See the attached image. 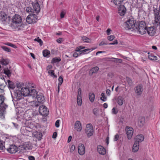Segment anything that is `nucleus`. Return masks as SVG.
Masks as SVG:
<instances>
[{
	"instance_id": "nucleus-1",
	"label": "nucleus",
	"mask_w": 160,
	"mask_h": 160,
	"mask_svg": "<svg viewBox=\"0 0 160 160\" xmlns=\"http://www.w3.org/2000/svg\"><path fill=\"white\" fill-rule=\"evenodd\" d=\"M21 17L18 14H15L12 19L11 27L15 30H22L23 28Z\"/></svg>"
},
{
	"instance_id": "nucleus-2",
	"label": "nucleus",
	"mask_w": 160,
	"mask_h": 160,
	"mask_svg": "<svg viewBox=\"0 0 160 160\" xmlns=\"http://www.w3.org/2000/svg\"><path fill=\"white\" fill-rule=\"evenodd\" d=\"M124 28L126 30H130L134 31L137 29L136 21L132 17H130L127 18V20L124 23Z\"/></svg>"
},
{
	"instance_id": "nucleus-3",
	"label": "nucleus",
	"mask_w": 160,
	"mask_h": 160,
	"mask_svg": "<svg viewBox=\"0 0 160 160\" xmlns=\"http://www.w3.org/2000/svg\"><path fill=\"white\" fill-rule=\"evenodd\" d=\"M137 29L134 32L137 31L139 33L144 34L147 32V26L146 23L143 21H141L138 23H136Z\"/></svg>"
},
{
	"instance_id": "nucleus-4",
	"label": "nucleus",
	"mask_w": 160,
	"mask_h": 160,
	"mask_svg": "<svg viewBox=\"0 0 160 160\" xmlns=\"http://www.w3.org/2000/svg\"><path fill=\"white\" fill-rule=\"evenodd\" d=\"M93 127L91 123H89L87 125L85 132L87 135L88 137L89 138L93 135Z\"/></svg>"
},
{
	"instance_id": "nucleus-5",
	"label": "nucleus",
	"mask_w": 160,
	"mask_h": 160,
	"mask_svg": "<svg viewBox=\"0 0 160 160\" xmlns=\"http://www.w3.org/2000/svg\"><path fill=\"white\" fill-rule=\"evenodd\" d=\"M22 93V90H15L12 97L13 98L16 99L17 101L19 100L22 98L23 95Z\"/></svg>"
},
{
	"instance_id": "nucleus-6",
	"label": "nucleus",
	"mask_w": 160,
	"mask_h": 160,
	"mask_svg": "<svg viewBox=\"0 0 160 160\" xmlns=\"http://www.w3.org/2000/svg\"><path fill=\"white\" fill-rule=\"evenodd\" d=\"M40 114L42 116H46L49 114V110L45 106H40L39 108Z\"/></svg>"
},
{
	"instance_id": "nucleus-7",
	"label": "nucleus",
	"mask_w": 160,
	"mask_h": 160,
	"mask_svg": "<svg viewBox=\"0 0 160 160\" xmlns=\"http://www.w3.org/2000/svg\"><path fill=\"white\" fill-rule=\"evenodd\" d=\"M8 152L12 154L15 153L18 151V148L14 145H10L9 146L6 148Z\"/></svg>"
},
{
	"instance_id": "nucleus-8",
	"label": "nucleus",
	"mask_w": 160,
	"mask_h": 160,
	"mask_svg": "<svg viewBox=\"0 0 160 160\" xmlns=\"http://www.w3.org/2000/svg\"><path fill=\"white\" fill-rule=\"evenodd\" d=\"M135 93L138 96H140L142 93L143 89V86L141 84H139L134 88Z\"/></svg>"
},
{
	"instance_id": "nucleus-9",
	"label": "nucleus",
	"mask_w": 160,
	"mask_h": 160,
	"mask_svg": "<svg viewBox=\"0 0 160 160\" xmlns=\"http://www.w3.org/2000/svg\"><path fill=\"white\" fill-rule=\"evenodd\" d=\"M126 132L128 139H130L133 134V128L131 127L126 126Z\"/></svg>"
},
{
	"instance_id": "nucleus-10",
	"label": "nucleus",
	"mask_w": 160,
	"mask_h": 160,
	"mask_svg": "<svg viewBox=\"0 0 160 160\" xmlns=\"http://www.w3.org/2000/svg\"><path fill=\"white\" fill-rule=\"evenodd\" d=\"M31 87L27 88L26 87L24 88H21V90H22V93L23 96H29L30 93V90Z\"/></svg>"
},
{
	"instance_id": "nucleus-11",
	"label": "nucleus",
	"mask_w": 160,
	"mask_h": 160,
	"mask_svg": "<svg viewBox=\"0 0 160 160\" xmlns=\"http://www.w3.org/2000/svg\"><path fill=\"white\" fill-rule=\"evenodd\" d=\"M126 8L124 5H121L118 9V13L121 16H123L126 12Z\"/></svg>"
},
{
	"instance_id": "nucleus-12",
	"label": "nucleus",
	"mask_w": 160,
	"mask_h": 160,
	"mask_svg": "<svg viewBox=\"0 0 160 160\" xmlns=\"http://www.w3.org/2000/svg\"><path fill=\"white\" fill-rule=\"evenodd\" d=\"M78 152L80 155H83L85 152V148L83 144H79L78 146Z\"/></svg>"
},
{
	"instance_id": "nucleus-13",
	"label": "nucleus",
	"mask_w": 160,
	"mask_h": 160,
	"mask_svg": "<svg viewBox=\"0 0 160 160\" xmlns=\"http://www.w3.org/2000/svg\"><path fill=\"white\" fill-rule=\"evenodd\" d=\"M147 32L148 35L151 36H153L155 33V29L153 27H150L147 28Z\"/></svg>"
},
{
	"instance_id": "nucleus-14",
	"label": "nucleus",
	"mask_w": 160,
	"mask_h": 160,
	"mask_svg": "<svg viewBox=\"0 0 160 160\" xmlns=\"http://www.w3.org/2000/svg\"><path fill=\"white\" fill-rule=\"evenodd\" d=\"M33 7V11L34 13H38L40 12V8L39 3L38 2L33 3L32 4Z\"/></svg>"
},
{
	"instance_id": "nucleus-15",
	"label": "nucleus",
	"mask_w": 160,
	"mask_h": 160,
	"mask_svg": "<svg viewBox=\"0 0 160 160\" xmlns=\"http://www.w3.org/2000/svg\"><path fill=\"white\" fill-rule=\"evenodd\" d=\"M74 128L78 132H80L82 129V125L80 122L79 121H77L75 123Z\"/></svg>"
},
{
	"instance_id": "nucleus-16",
	"label": "nucleus",
	"mask_w": 160,
	"mask_h": 160,
	"mask_svg": "<svg viewBox=\"0 0 160 160\" xmlns=\"http://www.w3.org/2000/svg\"><path fill=\"white\" fill-rule=\"evenodd\" d=\"M31 87L32 88L31 89H30L29 96H32L33 98H36L37 97V96L38 95L37 94L38 92L35 89H32L34 88L33 86H32Z\"/></svg>"
},
{
	"instance_id": "nucleus-17",
	"label": "nucleus",
	"mask_w": 160,
	"mask_h": 160,
	"mask_svg": "<svg viewBox=\"0 0 160 160\" xmlns=\"http://www.w3.org/2000/svg\"><path fill=\"white\" fill-rule=\"evenodd\" d=\"M98 151L101 154L104 155L106 153L105 149L102 146L99 145L98 146Z\"/></svg>"
},
{
	"instance_id": "nucleus-18",
	"label": "nucleus",
	"mask_w": 160,
	"mask_h": 160,
	"mask_svg": "<svg viewBox=\"0 0 160 160\" xmlns=\"http://www.w3.org/2000/svg\"><path fill=\"white\" fill-rule=\"evenodd\" d=\"M135 139V142H137V143L139 144V142H141L143 141L144 137L142 135H138L136 136Z\"/></svg>"
},
{
	"instance_id": "nucleus-19",
	"label": "nucleus",
	"mask_w": 160,
	"mask_h": 160,
	"mask_svg": "<svg viewBox=\"0 0 160 160\" xmlns=\"http://www.w3.org/2000/svg\"><path fill=\"white\" fill-rule=\"evenodd\" d=\"M145 118L143 117H140L139 118L138 121V124L140 127H142L145 123Z\"/></svg>"
},
{
	"instance_id": "nucleus-20",
	"label": "nucleus",
	"mask_w": 160,
	"mask_h": 160,
	"mask_svg": "<svg viewBox=\"0 0 160 160\" xmlns=\"http://www.w3.org/2000/svg\"><path fill=\"white\" fill-rule=\"evenodd\" d=\"M33 135L34 136L35 138L38 139V140H40L42 136V133L41 132H35L33 133Z\"/></svg>"
},
{
	"instance_id": "nucleus-21",
	"label": "nucleus",
	"mask_w": 160,
	"mask_h": 160,
	"mask_svg": "<svg viewBox=\"0 0 160 160\" xmlns=\"http://www.w3.org/2000/svg\"><path fill=\"white\" fill-rule=\"evenodd\" d=\"M139 144L137 143V142H135L132 147V152H136L138 151L139 149Z\"/></svg>"
},
{
	"instance_id": "nucleus-22",
	"label": "nucleus",
	"mask_w": 160,
	"mask_h": 160,
	"mask_svg": "<svg viewBox=\"0 0 160 160\" xmlns=\"http://www.w3.org/2000/svg\"><path fill=\"white\" fill-rule=\"evenodd\" d=\"M0 17L3 21H6L7 18V15L4 12L0 13Z\"/></svg>"
},
{
	"instance_id": "nucleus-23",
	"label": "nucleus",
	"mask_w": 160,
	"mask_h": 160,
	"mask_svg": "<svg viewBox=\"0 0 160 160\" xmlns=\"http://www.w3.org/2000/svg\"><path fill=\"white\" fill-rule=\"evenodd\" d=\"M153 24L155 26H160V15H159L158 17L155 18V20L154 21Z\"/></svg>"
},
{
	"instance_id": "nucleus-24",
	"label": "nucleus",
	"mask_w": 160,
	"mask_h": 160,
	"mask_svg": "<svg viewBox=\"0 0 160 160\" xmlns=\"http://www.w3.org/2000/svg\"><path fill=\"white\" fill-rule=\"evenodd\" d=\"M124 99L122 97H118L117 99V101L118 103L120 106L122 105L123 103Z\"/></svg>"
},
{
	"instance_id": "nucleus-25",
	"label": "nucleus",
	"mask_w": 160,
	"mask_h": 160,
	"mask_svg": "<svg viewBox=\"0 0 160 160\" xmlns=\"http://www.w3.org/2000/svg\"><path fill=\"white\" fill-rule=\"evenodd\" d=\"M36 98L38 101L41 103H42L44 100V97L42 95H37Z\"/></svg>"
},
{
	"instance_id": "nucleus-26",
	"label": "nucleus",
	"mask_w": 160,
	"mask_h": 160,
	"mask_svg": "<svg viewBox=\"0 0 160 160\" xmlns=\"http://www.w3.org/2000/svg\"><path fill=\"white\" fill-rule=\"evenodd\" d=\"M29 15L31 17V19L33 23H34L36 22V20L37 19V16L36 15L33 14H30Z\"/></svg>"
},
{
	"instance_id": "nucleus-27",
	"label": "nucleus",
	"mask_w": 160,
	"mask_h": 160,
	"mask_svg": "<svg viewBox=\"0 0 160 160\" xmlns=\"http://www.w3.org/2000/svg\"><path fill=\"white\" fill-rule=\"evenodd\" d=\"M89 99L91 102H93L95 99V95L93 93H89Z\"/></svg>"
},
{
	"instance_id": "nucleus-28",
	"label": "nucleus",
	"mask_w": 160,
	"mask_h": 160,
	"mask_svg": "<svg viewBox=\"0 0 160 160\" xmlns=\"http://www.w3.org/2000/svg\"><path fill=\"white\" fill-rule=\"evenodd\" d=\"M8 87L9 88L13 89L15 88V85L13 82H11L10 80H8Z\"/></svg>"
},
{
	"instance_id": "nucleus-29",
	"label": "nucleus",
	"mask_w": 160,
	"mask_h": 160,
	"mask_svg": "<svg viewBox=\"0 0 160 160\" xmlns=\"http://www.w3.org/2000/svg\"><path fill=\"white\" fill-rule=\"evenodd\" d=\"M4 73L8 77L11 76V71L8 68H5L4 69Z\"/></svg>"
},
{
	"instance_id": "nucleus-30",
	"label": "nucleus",
	"mask_w": 160,
	"mask_h": 160,
	"mask_svg": "<svg viewBox=\"0 0 160 160\" xmlns=\"http://www.w3.org/2000/svg\"><path fill=\"white\" fill-rule=\"evenodd\" d=\"M148 58L151 60H157V58L153 54H151L148 56Z\"/></svg>"
},
{
	"instance_id": "nucleus-31",
	"label": "nucleus",
	"mask_w": 160,
	"mask_h": 160,
	"mask_svg": "<svg viewBox=\"0 0 160 160\" xmlns=\"http://www.w3.org/2000/svg\"><path fill=\"white\" fill-rule=\"evenodd\" d=\"M61 61V59L59 58H54L52 59V63H54L58 62Z\"/></svg>"
},
{
	"instance_id": "nucleus-32",
	"label": "nucleus",
	"mask_w": 160,
	"mask_h": 160,
	"mask_svg": "<svg viewBox=\"0 0 160 160\" xmlns=\"http://www.w3.org/2000/svg\"><path fill=\"white\" fill-rule=\"evenodd\" d=\"M9 60L8 59H3L1 61V63L2 65H6L9 63Z\"/></svg>"
},
{
	"instance_id": "nucleus-33",
	"label": "nucleus",
	"mask_w": 160,
	"mask_h": 160,
	"mask_svg": "<svg viewBox=\"0 0 160 160\" xmlns=\"http://www.w3.org/2000/svg\"><path fill=\"white\" fill-rule=\"evenodd\" d=\"M43 54L44 57L48 56L50 54V52L48 50H45L43 51Z\"/></svg>"
},
{
	"instance_id": "nucleus-34",
	"label": "nucleus",
	"mask_w": 160,
	"mask_h": 160,
	"mask_svg": "<svg viewBox=\"0 0 160 160\" xmlns=\"http://www.w3.org/2000/svg\"><path fill=\"white\" fill-rule=\"evenodd\" d=\"M58 81L59 83L58 84V89H59V87H60V86L62 84L63 82V79L62 77L61 76H60L58 78Z\"/></svg>"
},
{
	"instance_id": "nucleus-35",
	"label": "nucleus",
	"mask_w": 160,
	"mask_h": 160,
	"mask_svg": "<svg viewBox=\"0 0 160 160\" xmlns=\"http://www.w3.org/2000/svg\"><path fill=\"white\" fill-rule=\"evenodd\" d=\"M123 0H113V2L116 5H119L123 2Z\"/></svg>"
},
{
	"instance_id": "nucleus-36",
	"label": "nucleus",
	"mask_w": 160,
	"mask_h": 160,
	"mask_svg": "<svg viewBox=\"0 0 160 160\" xmlns=\"http://www.w3.org/2000/svg\"><path fill=\"white\" fill-rule=\"evenodd\" d=\"M5 148L4 143L2 141H0V150H3Z\"/></svg>"
},
{
	"instance_id": "nucleus-37",
	"label": "nucleus",
	"mask_w": 160,
	"mask_h": 160,
	"mask_svg": "<svg viewBox=\"0 0 160 160\" xmlns=\"http://www.w3.org/2000/svg\"><path fill=\"white\" fill-rule=\"evenodd\" d=\"M26 127H23L21 128V131L22 134H25L26 133H27V132L28 131L26 129Z\"/></svg>"
},
{
	"instance_id": "nucleus-38",
	"label": "nucleus",
	"mask_w": 160,
	"mask_h": 160,
	"mask_svg": "<svg viewBox=\"0 0 160 160\" xmlns=\"http://www.w3.org/2000/svg\"><path fill=\"white\" fill-rule=\"evenodd\" d=\"M27 22L29 24H33L34 23L32 20L31 19V17L29 16V15H28L26 19Z\"/></svg>"
},
{
	"instance_id": "nucleus-39",
	"label": "nucleus",
	"mask_w": 160,
	"mask_h": 160,
	"mask_svg": "<svg viewBox=\"0 0 160 160\" xmlns=\"http://www.w3.org/2000/svg\"><path fill=\"white\" fill-rule=\"evenodd\" d=\"M48 73L52 77H53V78H57L56 76L55 75L54 71L53 70H49L48 71Z\"/></svg>"
},
{
	"instance_id": "nucleus-40",
	"label": "nucleus",
	"mask_w": 160,
	"mask_h": 160,
	"mask_svg": "<svg viewBox=\"0 0 160 160\" xmlns=\"http://www.w3.org/2000/svg\"><path fill=\"white\" fill-rule=\"evenodd\" d=\"M34 40L35 41H37L39 43V44L40 45V46H41L42 45L43 42L41 39L39 38V37H38L37 38H35L34 39Z\"/></svg>"
},
{
	"instance_id": "nucleus-41",
	"label": "nucleus",
	"mask_w": 160,
	"mask_h": 160,
	"mask_svg": "<svg viewBox=\"0 0 160 160\" xmlns=\"http://www.w3.org/2000/svg\"><path fill=\"white\" fill-rule=\"evenodd\" d=\"M77 103L79 106H81V105L82 102L81 97H77Z\"/></svg>"
},
{
	"instance_id": "nucleus-42",
	"label": "nucleus",
	"mask_w": 160,
	"mask_h": 160,
	"mask_svg": "<svg viewBox=\"0 0 160 160\" xmlns=\"http://www.w3.org/2000/svg\"><path fill=\"white\" fill-rule=\"evenodd\" d=\"M102 97H101L100 99L103 101H106L107 100V97L105 96V94L104 93H101Z\"/></svg>"
},
{
	"instance_id": "nucleus-43",
	"label": "nucleus",
	"mask_w": 160,
	"mask_h": 160,
	"mask_svg": "<svg viewBox=\"0 0 160 160\" xmlns=\"http://www.w3.org/2000/svg\"><path fill=\"white\" fill-rule=\"evenodd\" d=\"M1 48L5 51L8 52H10L11 51L10 49L6 46H1Z\"/></svg>"
},
{
	"instance_id": "nucleus-44",
	"label": "nucleus",
	"mask_w": 160,
	"mask_h": 160,
	"mask_svg": "<svg viewBox=\"0 0 160 160\" xmlns=\"http://www.w3.org/2000/svg\"><path fill=\"white\" fill-rule=\"evenodd\" d=\"M98 69L99 68L98 67H95L91 69V71L92 73H95L97 72Z\"/></svg>"
},
{
	"instance_id": "nucleus-45",
	"label": "nucleus",
	"mask_w": 160,
	"mask_h": 160,
	"mask_svg": "<svg viewBox=\"0 0 160 160\" xmlns=\"http://www.w3.org/2000/svg\"><path fill=\"white\" fill-rule=\"evenodd\" d=\"M82 40L86 42H89L91 41V40L88 38L86 37H83L82 38Z\"/></svg>"
},
{
	"instance_id": "nucleus-46",
	"label": "nucleus",
	"mask_w": 160,
	"mask_h": 160,
	"mask_svg": "<svg viewBox=\"0 0 160 160\" xmlns=\"http://www.w3.org/2000/svg\"><path fill=\"white\" fill-rule=\"evenodd\" d=\"M41 103L37 101H33V105L35 107H38L40 105Z\"/></svg>"
},
{
	"instance_id": "nucleus-47",
	"label": "nucleus",
	"mask_w": 160,
	"mask_h": 160,
	"mask_svg": "<svg viewBox=\"0 0 160 160\" xmlns=\"http://www.w3.org/2000/svg\"><path fill=\"white\" fill-rule=\"evenodd\" d=\"M26 11L28 13L34 12V11H33V9L31 8L30 7H28L26 8Z\"/></svg>"
},
{
	"instance_id": "nucleus-48",
	"label": "nucleus",
	"mask_w": 160,
	"mask_h": 160,
	"mask_svg": "<svg viewBox=\"0 0 160 160\" xmlns=\"http://www.w3.org/2000/svg\"><path fill=\"white\" fill-rule=\"evenodd\" d=\"M154 13L155 18L158 17L159 15V12L158 11L157 9H154Z\"/></svg>"
},
{
	"instance_id": "nucleus-49",
	"label": "nucleus",
	"mask_w": 160,
	"mask_h": 160,
	"mask_svg": "<svg viewBox=\"0 0 160 160\" xmlns=\"http://www.w3.org/2000/svg\"><path fill=\"white\" fill-rule=\"evenodd\" d=\"M4 100V97L2 95H0V104L2 105Z\"/></svg>"
},
{
	"instance_id": "nucleus-50",
	"label": "nucleus",
	"mask_w": 160,
	"mask_h": 160,
	"mask_svg": "<svg viewBox=\"0 0 160 160\" xmlns=\"http://www.w3.org/2000/svg\"><path fill=\"white\" fill-rule=\"evenodd\" d=\"M95 49V48L92 49H84L83 50H81V51H80V52H81L80 53V54H81L82 53H83V54H85L86 53V52L89 51L90 50H92L94 49Z\"/></svg>"
},
{
	"instance_id": "nucleus-51",
	"label": "nucleus",
	"mask_w": 160,
	"mask_h": 160,
	"mask_svg": "<svg viewBox=\"0 0 160 160\" xmlns=\"http://www.w3.org/2000/svg\"><path fill=\"white\" fill-rule=\"evenodd\" d=\"M5 45L10 46V47H12L14 48H15L16 47L15 45L12 43H10V42H7L6 43H4Z\"/></svg>"
},
{
	"instance_id": "nucleus-52",
	"label": "nucleus",
	"mask_w": 160,
	"mask_h": 160,
	"mask_svg": "<svg viewBox=\"0 0 160 160\" xmlns=\"http://www.w3.org/2000/svg\"><path fill=\"white\" fill-rule=\"evenodd\" d=\"M98 109L94 108L93 110V113L96 116H97L98 115Z\"/></svg>"
},
{
	"instance_id": "nucleus-53",
	"label": "nucleus",
	"mask_w": 160,
	"mask_h": 160,
	"mask_svg": "<svg viewBox=\"0 0 160 160\" xmlns=\"http://www.w3.org/2000/svg\"><path fill=\"white\" fill-rule=\"evenodd\" d=\"M108 58L110 59H116L117 60V61L116 62H118L119 63H122V60L121 59L117 58Z\"/></svg>"
},
{
	"instance_id": "nucleus-54",
	"label": "nucleus",
	"mask_w": 160,
	"mask_h": 160,
	"mask_svg": "<svg viewBox=\"0 0 160 160\" xmlns=\"http://www.w3.org/2000/svg\"><path fill=\"white\" fill-rule=\"evenodd\" d=\"M112 112L113 114H116L118 112V111L115 108H113L112 109Z\"/></svg>"
},
{
	"instance_id": "nucleus-55",
	"label": "nucleus",
	"mask_w": 160,
	"mask_h": 160,
	"mask_svg": "<svg viewBox=\"0 0 160 160\" xmlns=\"http://www.w3.org/2000/svg\"><path fill=\"white\" fill-rule=\"evenodd\" d=\"M107 38L109 40L111 41L113 40L114 39V36L113 35H111L110 36H108Z\"/></svg>"
},
{
	"instance_id": "nucleus-56",
	"label": "nucleus",
	"mask_w": 160,
	"mask_h": 160,
	"mask_svg": "<svg viewBox=\"0 0 160 160\" xmlns=\"http://www.w3.org/2000/svg\"><path fill=\"white\" fill-rule=\"evenodd\" d=\"M60 122V120H58L56 121L55 123V126L57 128H58L59 127V122Z\"/></svg>"
},
{
	"instance_id": "nucleus-57",
	"label": "nucleus",
	"mask_w": 160,
	"mask_h": 160,
	"mask_svg": "<svg viewBox=\"0 0 160 160\" xmlns=\"http://www.w3.org/2000/svg\"><path fill=\"white\" fill-rule=\"evenodd\" d=\"M81 89L79 88L78 90V94L77 97H81Z\"/></svg>"
},
{
	"instance_id": "nucleus-58",
	"label": "nucleus",
	"mask_w": 160,
	"mask_h": 160,
	"mask_svg": "<svg viewBox=\"0 0 160 160\" xmlns=\"http://www.w3.org/2000/svg\"><path fill=\"white\" fill-rule=\"evenodd\" d=\"M75 149V146L74 145H72L71 146L70 148V152H72Z\"/></svg>"
},
{
	"instance_id": "nucleus-59",
	"label": "nucleus",
	"mask_w": 160,
	"mask_h": 160,
	"mask_svg": "<svg viewBox=\"0 0 160 160\" xmlns=\"http://www.w3.org/2000/svg\"><path fill=\"white\" fill-rule=\"evenodd\" d=\"M80 52L78 53L77 52H75L73 54V56L75 58H77L78 55H80Z\"/></svg>"
},
{
	"instance_id": "nucleus-60",
	"label": "nucleus",
	"mask_w": 160,
	"mask_h": 160,
	"mask_svg": "<svg viewBox=\"0 0 160 160\" xmlns=\"http://www.w3.org/2000/svg\"><path fill=\"white\" fill-rule=\"evenodd\" d=\"M108 44V43L107 42L104 41H102L99 44V46H101L102 45H107Z\"/></svg>"
},
{
	"instance_id": "nucleus-61",
	"label": "nucleus",
	"mask_w": 160,
	"mask_h": 160,
	"mask_svg": "<svg viewBox=\"0 0 160 160\" xmlns=\"http://www.w3.org/2000/svg\"><path fill=\"white\" fill-rule=\"evenodd\" d=\"M81 47H82L81 46L79 47H77L76 49V51L77 52H79V53H81V52L80 51H81V50H80L82 49V48H81Z\"/></svg>"
},
{
	"instance_id": "nucleus-62",
	"label": "nucleus",
	"mask_w": 160,
	"mask_h": 160,
	"mask_svg": "<svg viewBox=\"0 0 160 160\" xmlns=\"http://www.w3.org/2000/svg\"><path fill=\"white\" fill-rule=\"evenodd\" d=\"M119 138V135L118 134H116L115 135L114 140V141H117Z\"/></svg>"
},
{
	"instance_id": "nucleus-63",
	"label": "nucleus",
	"mask_w": 160,
	"mask_h": 160,
	"mask_svg": "<svg viewBox=\"0 0 160 160\" xmlns=\"http://www.w3.org/2000/svg\"><path fill=\"white\" fill-rule=\"evenodd\" d=\"M65 14V12L63 11H62L60 13V17L61 18H62L64 17Z\"/></svg>"
},
{
	"instance_id": "nucleus-64",
	"label": "nucleus",
	"mask_w": 160,
	"mask_h": 160,
	"mask_svg": "<svg viewBox=\"0 0 160 160\" xmlns=\"http://www.w3.org/2000/svg\"><path fill=\"white\" fill-rule=\"evenodd\" d=\"M28 159L29 160H35V158L32 156H29L28 157Z\"/></svg>"
}]
</instances>
